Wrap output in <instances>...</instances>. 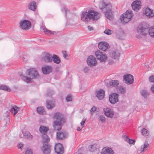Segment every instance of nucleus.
Masks as SVG:
<instances>
[{"mask_svg":"<svg viewBox=\"0 0 154 154\" xmlns=\"http://www.w3.org/2000/svg\"><path fill=\"white\" fill-rule=\"evenodd\" d=\"M39 130L41 133L43 134L42 136L43 146L41 149L44 153L49 154L51 151V146L49 143L50 141V138L46 134L49 130V128L48 127L41 126Z\"/></svg>","mask_w":154,"mask_h":154,"instance_id":"1","label":"nucleus"},{"mask_svg":"<svg viewBox=\"0 0 154 154\" xmlns=\"http://www.w3.org/2000/svg\"><path fill=\"white\" fill-rule=\"evenodd\" d=\"M101 14L93 10H89L88 12H82L81 15V20L85 22H88L91 20H97L101 16Z\"/></svg>","mask_w":154,"mask_h":154,"instance_id":"2","label":"nucleus"},{"mask_svg":"<svg viewBox=\"0 0 154 154\" xmlns=\"http://www.w3.org/2000/svg\"><path fill=\"white\" fill-rule=\"evenodd\" d=\"M53 118L56 120L54 121L53 123V126L55 130L60 131L62 129L63 124L65 122V119L62 117V114L59 112L54 114Z\"/></svg>","mask_w":154,"mask_h":154,"instance_id":"3","label":"nucleus"},{"mask_svg":"<svg viewBox=\"0 0 154 154\" xmlns=\"http://www.w3.org/2000/svg\"><path fill=\"white\" fill-rule=\"evenodd\" d=\"M99 7L102 11L105 12V16L108 19L110 20L113 19V12L111 10L112 6L110 4L103 2L100 3Z\"/></svg>","mask_w":154,"mask_h":154,"instance_id":"4","label":"nucleus"},{"mask_svg":"<svg viewBox=\"0 0 154 154\" xmlns=\"http://www.w3.org/2000/svg\"><path fill=\"white\" fill-rule=\"evenodd\" d=\"M26 74L29 77L21 74L20 76L25 82L29 83L31 81V79H37L39 77V75L37 70L34 68H30L27 70Z\"/></svg>","mask_w":154,"mask_h":154,"instance_id":"5","label":"nucleus"},{"mask_svg":"<svg viewBox=\"0 0 154 154\" xmlns=\"http://www.w3.org/2000/svg\"><path fill=\"white\" fill-rule=\"evenodd\" d=\"M20 28L24 30H29L31 27V23L30 22L27 20H21L19 23Z\"/></svg>","mask_w":154,"mask_h":154,"instance_id":"6","label":"nucleus"},{"mask_svg":"<svg viewBox=\"0 0 154 154\" xmlns=\"http://www.w3.org/2000/svg\"><path fill=\"white\" fill-rule=\"evenodd\" d=\"M119 95L116 93H113L109 96V100L111 103L114 104L119 101Z\"/></svg>","mask_w":154,"mask_h":154,"instance_id":"7","label":"nucleus"},{"mask_svg":"<svg viewBox=\"0 0 154 154\" xmlns=\"http://www.w3.org/2000/svg\"><path fill=\"white\" fill-rule=\"evenodd\" d=\"M137 31L138 33L144 35H146L149 32L148 28L142 25H140L138 26Z\"/></svg>","mask_w":154,"mask_h":154,"instance_id":"8","label":"nucleus"},{"mask_svg":"<svg viewBox=\"0 0 154 154\" xmlns=\"http://www.w3.org/2000/svg\"><path fill=\"white\" fill-rule=\"evenodd\" d=\"M98 48L102 51H108L110 47L109 44L106 42H101L98 45Z\"/></svg>","mask_w":154,"mask_h":154,"instance_id":"9","label":"nucleus"},{"mask_svg":"<svg viewBox=\"0 0 154 154\" xmlns=\"http://www.w3.org/2000/svg\"><path fill=\"white\" fill-rule=\"evenodd\" d=\"M124 80L125 83L128 84H132L134 81V77L132 75L130 74H126L123 76Z\"/></svg>","mask_w":154,"mask_h":154,"instance_id":"10","label":"nucleus"},{"mask_svg":"<svg viewBox=\"0 0 154 154\" xmlns=\"http://www.w3.org/2000/svg\"><path fill=\"white\" fill-rule=\"evenodd\" d=\"M54 150L57 154H63L64 150L62 145L60 143H57L54 146Z\"/></svg>","mask_w":154,"mask_h":154,"instance_id":"11","label":"nucleus"},{"mask_svg":"<svg viewBox=\"0 0 154 154\" xmlns=\"http://www.w3.org/2000/svg\"><path fill=\"white\" fill-rule=\"evenodd\" d=\"M87 63L88 65L91 66H95L97 62L96 58L93 56H90L87 59Z\"/></svg>","mask_w":154,"mask_h":154,"instance_id":"12","label":"nucleus"},{"mask_svg":"<svg viewBox=\"0 0 154 154\" xmlns=\"http://www.w3.org/2000/svg\"><path fill=\"white\" fill-rule=\"evenodd\" d=\"M67 135V133L64 131H58L56 133L57 138L58 140H63L66 138Z\"/></svg>","mask_w":154,"mask_h":154,"instance_id":"13","label":"nucleus"},{"mask_svg":"<svg viewBox=\"0 0 154 154\" xmlns=\"http://www.w3.org/2000/svg\"><path fill=\"white\" fill-rule=\"evenodd\" d=\"M141 2L140 1L136 0L133 2L131 4L132 9L136 11H137L141 7Z\"/></svg>","mask_w":154,"mask_h":154,"instance_id":"14","label":"nucleus"},{"mask_svg":"<svg viewBox=\"0 0 154 154\" xmlns=\"http://www.w3.org/2000/svg\"><path fill=\"white\" fill-rule=\"evenodd\" d=\"M42 59L46 63H50L52 61V56L48 53H45L43 54Z\"/></svg>","mask_w":154,"mask_h":154,"instance_id":"15","label":"nucleus"},{"mask_svg":"<svg viewBox=\"0 0 154 154\" xmlns=\"http://www.w3.org/2000/svg\"><path fill=\"white\" fill-rule=\"evenodd\" d=\"M105 115L108 117L112 118L114 116V112L111 109L108 108L103 109Z\"/></svg>","mask_w":154,"mask_h":154,"instance_id":"16","label":"nucleus"},{"mask_svg":"<svg viewBox=\"0 0 154 154\" xmlns=\"http://www.w3.org/2000/svg\"><path fill=\"white\" fill-rule=\"evenodd\" d=\"M42 73L44 74H48L52 72V68L51 66L47 65L42 68Z\"/></svg>","mask_w":154,"mask_h":154,"instance_id":"17","label":"nucleus"},{"mask_svg":"<svg viewBox=\"0 0 154 154\" xmlns=\"http://www.w3.org/2000/svg\"><path fill=\"white\" fill-rule=\"evenodd\" d=\"M46 106L48 109H51L55 106L54 101L53 100H47L46 101Z\"/></svg>","mask_w":154,"mask_h":154,"instance_id":"18","label":"nucleus"},{"mask_svg":"<svg viewBox=\"0 0 154 154\" xmlns=\"http://www.w3.org/2000/svg\"><path fill=\"white\" fill-rule=\"evenodd\" d=\"M105 95V91L103 89H100L97 91L96 97L99 100H102L104 98Z\"/></svg>","mask_w":154,"mask_h":154,"instance_id":"19","label":"nucleus"},{"mask_svg":"<svg viewBox=\"0 0 154 154\" xmlns=\"http://www.w3.org/2000/svg\"><path fill=\"white\" fill-rule=\"evenodd\" d=\"M144 14L149 17H153L154 16V14L152 12V11L148 7L145 8Z\"/></svg>","mask_w":154,"mask_h":154,"instance_id":"20","label":"nucleus"},{"mask_svg":"<svg viewBox=\"0 0 154 154\" xmlns=\"http://www.w3.org/2000/svg\"><path fill=\"white\" fill-rule=\"evenodd\" d=\"M111 57L114 59H117L119 58L120 56V53L118 50H116L111 51L110 54Z\"/></svg>","mask_w":154,"mask_h":154,"instance_id":"21","label":"nucleus"},{"mask_svg":"<svg viewBox=\"0 0 154 154\" xmlns=\"http://www.w3.org/2000/svg\"><path fill=\"white\" fill-rule=\"evenodd\" d=\"M28 8L29 10L35 11L36 8V4L34 1L30 2L28 5Z\"/></svg>","mask_w":154,"mask_h":154,"instance_id":"22","label":"nucleus"},{"mask_svg":"<svg viewBox=\"0 0 154 154\" xmlns=\"http://www.w3.org/2000/svg\"><path fill=\"white\" fill-rule=\"evenodd\" d=\"M140 132L142 135L146 138L149 137L151 136L149 131L145 128L142 129Z\"/></svg>","mask_w":154,"mask_h":154,"instance_id":"23","label":"nucleus"},{"mask_svg":"<svg viewBox=\"0 0 154 154\" xmlns=\"http://www.w3.org/2000/svg\"><path fill=\"white\" fill-rule=\"evenodd\" d=\"M133 15V13L132 11L130 10H127L125 13L123 14L122 16L131 19Z\"/></svg>","mask_w":154,"mask_h":154,"instance_id":"24","label":"nucleus"},{"mask_svg":"<svg viewBox=\"0 0 154 154\" xmlns=\"http://www.w3.org/2000/svg\"><path fill=\"white\" fill-rule=\"evenodd\" d=\"M37 111L39 114L40 115L46 114V112L44 108L42 106L38 107L37 108Z\"/></svg>","mask_w":154,"mask_h":154,"instance_id":"25","label":"nucleus"},{"mask_svg":"<svg viewBox=\"0 0 154 154\" xmlns=\"http://www.w3.org/2000/svg\"><path fill=\"white\" fill-rule=\"evenodd\" d=\"M52 61L56 64H59L61 62V60L59 57L57 55L54 54L52 56Z\"/></svg>","mask_w":154,"mask_h":154,"instance_id":"26","label":"nucleus"},{"mask_svg":"<svg viewBox=\"0 0 154 154\" xmlns=\"http://www.w3.org/2000/svg\"><path fill=\"white\" fill-rule=\"evenodd\" d=\"M113 150L111 148L103 149L102 152V154H113Z\"/></svg>","mask_w":154,"mask_h":154,"instance_id":"27","label":"nucleus"},{"mask_svg":"<svg viewBox=\"0 0 154 154\" xmlns=\"http://www.w3.org/2000/svg\"><path fill=\"white\" fill-rule=\"evenodd\" d=\"M119 82L118 80H112L109 82V85L110 86L116 87L119 84Z\"/></svg>","mask_w":154,"mask_h":154,"instance_id":"28","label":"nucleus"},{"mask_svg":"<svg viewBox=\"0 0 154 154\" xmlns=\"http://www.w3.org/2000/svg\"><path fill=\"white\" fill-rule=\"evenodd\" d=\"M43 31L45 34L48 35H52L56 33V32L55 31H52L51 30H49L46 28H44L43 29Z\"/></svg>","mask_w":154,"mask_h":154,"instance_id":"29","label":"nucleus"},{"mask_svg":"<svg viewBox=\"0 0 154 154\" xmlns=\"http://www.w3.org/2000/svg\"><path fill=\"white\" fill-rule=\"evenodd\" d=\"M122 23L124 24H125L128 22H129L131 20V19H130L126 17L123 16H121L120 17Z\"/></svg>","mask_w":154,"mask_h":154,"instance_id":"30","label":"nucleus"},{"mask_svg":"<svg viewBox=\"0 0 154 154\" xmlns=\"http://www.w3.org/2000/svg\"><path fill=\"white\" fill-rule=\"evenodd\" d=\"M23 136L25 139L31 140L33 138V136L28 132H26L23 134Z\"/></svg>","mask_w":154,"mask_h":154,"instance_id":"31","label":"nucleus"},{"mask_svg":"<svg viewBox=\"0 0 154 154\" xmlns=\"http://www.w3.org/2000/svg\"><path fill=\"white\" fill-rule=\"evenodd\" d=\"M19 108L16 106H14L12 107L11 109V112L13 114L14 116H15L18 110L17 109H19Z\"/></svg>","mask_w":154,"mask_h":154,"instance_id":"32","label":"nucleus"},{"mask_svg":"<svg viewBox=\"0 0 154 154\" xmlns=\"http://www.w3.org/2000/svg\"><path fill=\"white\" fill-rule=\"evenodd\" d=\"M149 144L148 143V142L146 141L143 146L141 147L140 151L142 152H143L144 150H146V149L148 147Z\"/></svg>","mask_w":154,"mask_h":154,"instance_id":"33","label":"nucleus"},{"mask_svg":"<svg viewBox=\"0 0 154 154\" xmlns=\"http://www.w3.org/2000/svg\"><path fill=\"white\" fill-rule=\"evenodd\" d=\"M116 33L117 37L119 39H120L121 38L122 35L124 33V32L121 30H117L116 31Z\"/></svg>","mask_w":154,"mask_h":154,"instance_id":"34","label":"nucleus"},{"mask_svg":"<svg viewBox=\"0 0 154 154\" xmlns=\"http://www.w3.org/2000/svg\"><path fill=\"white\" fill-rule=\"evenodd\" d=\"M0 90L10 92L11 91V89L8 86L5 85H0Z\"/></svg>","mask_w":154,"mask_h":154,"instance_id":"35","label":"nucleus"},{"mask_svg":"<svg viewBox=\"0 0 154 154\" xmlns=\"http://www.w3.org/2000/svg\"><path fill=\"white\" fill-rule=\"evenodd\" d=\"M141 95L144 97L145 98H146L149 95V94L148 92L145 90H142L140 91Z\"/></svg>","mask_w":154,"mask_h":154,"instance_id":"36","label":"nucleus"},{"mask_svg":"<svg viewBox=\"0 0 154 154\" xmlns=\"http://www.w3.org/2000/svg\"><path fill=\"white\" fill-rule=\"evenodd\" d=\"M149 33L151 37H154V26L149 29Z\"/></svg>","mask_w":154,"mask_h":154,"instance_id":"37","label":"nucleus"},{"mask_svg":"<svg viewBox=\"0 0 154 154\" xmlns=\"http://www.w3.org/2000/svg\"><path fill=\"white\" fill-rule=\"evenodd\" d=\"M107 57L105 54L102 53V55H101V58L99 59L98 60L101 62H104L107 60Z\"/></svg>","mask_w":154,"mask_h":154,"instance_id":"38","label":"nucleus"},{"mask_svg":"<svg viewBox=\"0 0 154 154\" xmlns=\"http://www.w3.org/2000/svg\"><path fill=\"white\" fill-rule=\"evenodd\" d=\"M95 55L97 59L98 60L99 59L101 58V55H102V52L100 50H98L95 52Z\"/></svg>","mask_w":154,"mask_h":154,"instance_id":"39","label":"nucleus"},{"mask_svg":"<svg viewBox=\"0 0 154 154\" xmlns=\"http://www.w3.org/2000/svg\"><path fill=\"white\" fill-rule=\"evenodd\" d=\"M118 89L121 94H124L126 92L125 89L124 87L122 86H119Z\"/></svg>","mask_w":154,"mask_h":154,"instance_id":"40","label":"nucleus"},{"mask_svg":"<svg viewBox=\"0 0 154 154\" xmlns=\"http://www.w3.org/2000/svg\"><path fill=\"white\" fill-rule=\"evenodd\" d=\"M100 120L102 122L104 123L106 121V118L105 116L102 115H100Z\"/></svg>","mask_w":154,"mask_h":154,"instance_id":"41","label":"nucleus"},{"mask_svg":"<svg viewBox=\"0 0 154 154\" xmlns=\"http://www.w3.org/2000/svg\"><path fill=\"white\" fill-rule=\"evenodd\" d=\"M97 148H96L95 145H93L91 146V147L89 149V150L91 152H93L95 150H96Z\"/></svg>","mask_w":154,"mask_h":154,"instance_id":"42","label":"nucleus"},{"mask_svg":"<svg viewBox=\"0 0 154 154\" xmlns=\"http://www.w3.org/2000/svg\"><path fill=\"white\" fill-rule=\"evenodd\" d=\"M104 32L108 35H111L112 33V31L111 30L109 29H106Z\"/></svg>","mask_w":154,"mask_h":154,"instance_id":"43","label":"nucleus"},{"mask_svg":"<svg viewBox=\"0 0 154 154\" xmlns=\"http://www.w3.org/2000/svg\"><path fill=\"white\" fill-rule=\"evenodd\" d=\"M135 142V140L130 139L129 140L128 143L130 145H132L134 144Z\"/></svg>","mask_w":154,"mask_h":154,"instance_id":"44","label":"nucleus"},{"mask_svg":"<svg viewBox=\"0 0 154 154\" xmlns=\"http://www.w3.org/2000/svg\"><path fill=\"white\" fill-rule=\"evenodd\" d=\"M149 80L150 82L154 83V74L151 75L149 77Z\"/></svg>","mask_w":154,"mask_h":154,"instance_id":"45","label":"nucleus"},{"mask_svg":"<svg viewBox=\"0 0 154 154\" xmlns=\"http://www.w3.org/2000/svg\"><path fill=\"white\" fill-rule=\"evenodd\" d=\"M66 100L67 102L71 101L72 100L71 95H67L66 97Z\"/></svg>","mask_w":154,"mask_h":154,"instance_id":"46","label":"nucleus"},{"mask_svg":"<svg viewBox=\"0 0 154 154\" xmlns=\"http://www.w3.org/2000/svg\"><path fill=\"white\" fill-rule=\"evenodd\" d=\"M62 12H65L66 16V15L67 13L69 12V10L64 7L62 9Z\"/></svg>","mask_w":154,"mask_h":154,"instance_id":"47","label":"nucleus"},{"mask_svg":"<svg viewBox=\"0 0 154 154\" xmlns=\"http://www.w3.org/2000/svg\"><path fill=\"white\" fill-rule=\"evenodd\" d=\"M25 154H32V151L31 149H27L25 151Z\"/></svg>","mask_w":154,"mask_h":154,"instance_id":"48","label":"nucleus"},{"mask_svg":"<svg viewBox=\"0 0 154 154\" xmlns=\"http://www.w3.org/2000/svg\"><path fill=\"white\" fill-rule=\"evenodd\" d=\"M96 107L95 106H93L90 110V112L91 114H93V112L96 110Z\"/></svg>","mask_w":154,"mask_h":154,"instance_id":"49","label":"nucleus"},{"mask_svg":"<svg viewBox=\"0 0 154 154\" xmlns=\"http://www.w3.org/2000/svg\"><path fill=\"white\" fill-rule=\"evenodd\" d=\"M62 53L63 54V57L65 58L66 59V57L67 56V54H66V51H62Z\"/></svg>","mask_w":154,"mask_h":154,"instance_id":"50","label":"nucleus"},{"mask_svg":"<svg viewBox=\"0 0 154 154\" xmlns=\"http://www.w3.org/2000/svg\"><path fill=\"white\" fill-rule=\"evenodd\" d=\"M54 93L53 90H49L47 92V94L49 96H51Z\"/></svg>","mask_w":154,"mask_h":154,"instance_id":"51","label":"nucleus"},{"mask_svg":"<svg viewBox=\"0 0 154 154\" xmlns=\"http://www.w3.org/2000/svg\"><path fill=\"white\" fill-rule=\"evenodd\" d=\"M23 144L22 143H19L17 145V146L18 148L21 149L23 148Z\"/></svg>","mask_w":154,"mask_h":154,"instance_id":"52","label":"nucleus"},{"mask_svg":"<svg viewBox=\"0 0 154 154\" xmlns=\"http://www.w3.org/2000/svg\"><path fill=\"white\" fill-rule=\"evenodd\" d=\"M124 138L125 140L127 142H128L129 140L130 139L129 138V137L128 136L126 135H125L124 136Z\"/></svg>","mask_w":154,"mask_h":154,"instance_id":"53","label":"nucleus"},{"mask_svg":"<svg viewBox=\"0 0 154 154\" xmlns=\"http://www.w3.org/2000/svg\"><path fill=\"white\" fill-rule=\"evenodd\" d=\"M84 71L85 73L88 72L89 71V69L88 67H85L84 69Z\"/></svg>","mask_w":154,"mask_h":154,"instance_id":"54","label":"nucleus"},{"mask_svg":"<svg viewBox=\"0 0 154 154\" xmlns=\"http://www.w3.org/2000/svg\"><path fill=\"white\" fill-rule=\"evenodd\" d=\"M150 89L152 93H154V84L152 85Z\"/></svg>","mask_w":154,"mask_h":154,"instance_id":"55","label":"nucleus"},{"mask_svg":"<svg viewBox=\"0 0 154 154\" xmlns=\"http://www.w3.org/2000/svg\"><path fill=\"white\" fill-rule=\"evenodd\" d=\"M85 121H86L85 119H82V122L80 123V124L82 126H83L84 125Z\"/></svg>","mask_w":154,"mask_h":154,"instance_id":"56","label":"nucleus"},{"mask_svg":"<svg viewBox=\"0 0 154 154\" xmlns=\"http://www.w3.org/2000/svg\"><path fill=\"white\" fill-rule=\"evenodd\" d=\"M114 63V61L112 60H109L108 62L109 64L110 65L113 64Z\"/></svg>","mask_w":154,"mask_h":154,"instance_id":"57","label":"nucleus"},{"mask_svg":"<svg viewBox=\"0 0 154 154\" xmlns=\"http://www.w3.org/2000/svg\"><path fill=\"white\" fill-rule=\"evenodd\" d=\"M6 119L7 120V122H8V123L9 122L10 118L8 115L6 117Z\"/></svg>","mask_w":154,"mask_h":154,"instance_id":"58","label":"nucleus"},{"mask_svg":"<svg viewBox=\"0 0 154 154\" xmlns=\"http://www.w3.org/2000/svg\"><path fill=\"white\" fill-rule=\"evenodd\" d=\"M88 30H89L90 31H91L93 30V27H91L89 26H88Z\"/></svg>","mask_w":154,"mask_h":154,"instance_id":"59","label":"nucleus"},{"mask_svg":"<svg viewBox=\"0 0 154 154\" xmlns=\"http://www.w3.org/2000/svg\"><path fill=\"white\" fill-rule=\"evenodd\" d=\"M81 130V129L79 127H78L77 128V130L78 131H80Z\"/></svg>","mask_w":154,"mask_h":154,"instance_id":"60","label":"nucleus"},{"mask_svg":"<svg viewBox=\"0 0 154 154\" xmlns=\"http://www.w3.org/2000/svg\"><path fill=\"white\" fill-rule=\"evenodd\" d=\"M79 154H82V153H79Z\"/></svg>","mask_w":154,"mask_h":154,"instance_id":"61","label":"nucleus"}]
</instances>
